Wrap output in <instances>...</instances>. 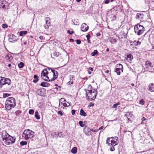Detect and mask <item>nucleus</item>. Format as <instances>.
Segmentation results:
<instances>
[{"instance_id":"52","label":"nucleus","mask_w":154,"mask_h":154,"mask_svg":"<svg viewBox=\"0 0 154 154\" xmlns=\"http://www.w3.org/2000/svg\"><path fill=\"white\" fill-rule=\"evenodd\" d=\"M64 99V98H61L59 100V106L60 105V102H63V99Z\"/></svg>"},{"instance_id":"31","label":"nucleus","mask_w":154,"mask_h":154,"mask_svg":"<svg viewBox=\"0 0 154 154\" xmlns=\"http://www.w3.org/2000/svg\"><path fill=\"white\" fill-rule=\"evenodd\" d=\"M86 37L87 38L88 42V43H91V41L89 39L91 36L89 34H88L86 35Z\"/></svg>"},{"instance_id":"51","label":"nucleus","mask_w":154,"mask_h":154,"mask_svg":"<svg viewBox=\"0 0 154 154\" xmlns=\"http://www.w3.org/2000/svg\"><path fill=\"white\" fill-rule=\"evenodd\" d=\"M76 43L78 45H79L81 43V41L80 40H76Z\"/></svg>"},{"instance_id":"56","label":"nucleus","mask_w":154,"mask_h":154,"mask_svg":"<svg viewBox=\"0 0 154 154\" xmlns=\"http://www.w3.org/2000/svg\"><path fill=\"white\" fill-rule=\"evenodd\" d=\"M112 138H114V139L116 141H117V140L118 139V137H112Z\"/></svg>"},{"instance_id":"18","label":"nucleus","mask_w":154,"mask_h":154,"mask_svg":"<svg viewBox=\"0 0 154 154\" xmlns=\"http://www.w3.org/2000/svg\"><path fill=\"white\" fill-rule=\"evenodd\" d=\"M116 67L117 68L121 69V71L123 72V67L122 65L121 64H118L116 65Z\"/></svg>"},{"instance_id":"58","label":"nucleus","mask_w":154,"mask_h":154,"mask_svg":"<svg viewBox=\"0 0 154 154\" xmlns=\"http://www.w3.org/2000/svg\"><path fill=\"white\" fill-rule=\"evenodd\" d=\"M88 69L89 70H90L91 71H93V68L91 67H89Z\"/></svg>"},{"instance_id":"46","label":"nucleus","mask_w":154,"mask_h":154,"mask_svg":"<svg viewBox=\"0 0 154 154\" xmlns=\"http://www.w3.org/2000/svg\"><path fill=\"white\" fill-rule=\"evenodd\" d=\"M9 96L10 94H9L6 93L4 94L3 96L4 98H5L7 97H8Z\"/></svg>"},{"instance_id":"54","label":"nucleus","mask_w":154,"mask_h":154,"mask_svg":"<svg viewBox=\"0 0 154 154\" xmlns=\"http://www.w3.org/2000/svg\"><path fill=\"white\" fill-rule=\"evenodd\" d=\"M131 114V116H133V115L132 114H131V113H130V112H128L127 113V114H125V115H126V116H128V115H130Z\"/></svg>"},{"instance_id":"33","label":"nucleus","mask_w":154,"mask_h":154,"mask_svg":"<svg viewBox=\"0 0 154 154\" xmlns=\"http://www.w3.org/2000/svg\"><path fill=\"white\" fill-rule=\"evenodd\" d=\"M120 104V103L118 102V103L114 104L112 106L113 108H116L117 107V106L119 105Z\"/></svg>"},{"instance_id":"6","label":"nucleus","mask_w":154,"mask_h":154,"mask_svg":"<svg viewBox=\"0 0 154 154\" xmlns=\"http://www.w3.org/2000/svg\"><path fill=\"white\" fill-rule=\"evenodd\" d=\"M48 74V71L46 69H44L42 72L41 77L45 81H50L49 78L47 75Z\"/></svg>"},{"instance_id":"43","label":"nucleus","mask_w":154,"mask_h":154,"mask_svg":"<svg viewBox=\"0 0 154 154\" xmlns=\"http://www.w3.org/2000/svg\"><path fill=\"white\" fill-rule=\"evenodd\" d=\"M29 113L30 114H33L34 113V110L32 109H30L29 111Z\"/></svg>"},{"instance_id":"1","label":"nucleus","mask_w":154,"mask_h":154,"mask_svg":"<svg viewBox=\"0 0 154 154\" xmlns=\"http://www.w3.org/2000/svg\"><path fill=\"white\" fill-rule=\"evenodd\" d=\"M84 90L86 92V98L87 100L92 101L95 100L97 94V90H94L93 91L87 90L86 89H85Z\"/></svg>"},{"instance_id":"9","label":"nucleus","mask_w":154,"mask_h":154,"mask_svg":"<svg viewBox=\"0 0 154 154\" xmlns=\"http://www.w3.org/2000/svg\"><path fill=\"white\" fill-rule=\"evenodd\" d=\"M16 37L14 35H9V42L13 43L17 41Z\"/></svg>"},{"instance_id":"63","label":"nucleus","mask_w":154,"mask_h":154,"mask_svg":"<svg viewBox=\"0 0 154 154\" xmlns=\"http://www.w3.org/2000/svg\"><path fill=\"white\" fill-rule=\"evenodd\" d=\"M70 40L71 42H74V40L72 38H70Z\"/></svg>"},{"instance_id":"40","label":"nucleus","mask_w":154,"mask_h":154,"mask_svg":"<svg viewBox=\"0 0 154 154\" xmlns=\"http://www.w3.org/2000/svg\"><path fill=\"white\" fill-rule=\"evenodd\" d=\"M139 103L141 105H143L144 104L145 102L143 100V99H142L140 100Z\"/></svg>"},{"instance_id":"22","label":"nucleus","mask_w":154,"mask_h":154,"mask_svg":"<svg viewBox=\"0 0 154 154\" xmlns=\"http://www.w3.org/2000/svg\"><path fill=\"white\" fill-rule=\"evenodd\" d=\"M80 115L82 116L85 117L87 115V114L84 112V110L81 109L80 111Z\"/></svg>"},{"instance_id":"38","label":"nucleus","mask_w":154,"mask_h":154,"mask_svg":"<svg viewBox=\"0 0 154 154\" xmlns=\"http://www.w3.org/2000/svg\"><path fill=\"white\" fill-rule=\"evenodd\" d=\"M46 20V24H49L50 23V20L48 17L46 18L45 19Z\"/></svg>"},{"instance_id":"7","label":"nucleus","mask_w":154,"mask_h":154,"mask_svg":"<svg viewBox=\"0 0 154 154\" xmlns=\"http://www.w3.org/2000/svg\"><path fill=\"white\" fill-rule=\"evenodd\" d=\"M106 143L110 146H115L118 144V142L112 138V137L108 138L106 140Z\"/></svg>"},{"instance_id":"2","label":"nucleus","mask_w":154,"mask_h":154,"mask_svg":"<svg viewBox=\"0 0 154 154\" xmlns=\"http://www.w3.org/2000/svg\"><path fill=\"white\" fill-rule=\"evenodd\" d=\"M16 105L15 99L12 97L8 98L5 103V108L8 110H10L14 108Z\"/></svg>"},{"instance_id":"30","label":"nucleus","mask_w":154,"mask_h":154,"mask_svg":"<svg viewBox=\"0 0 154 154\" xmlns=\"http://www.w3.org/2000/svg\"><path fill=\"white\" fill-rule=\"evenodd\" d=\"M24 65V64L23 63L20 62L18 64V66L19 68H22L23 67Z\"/></svg>"},{"instance_id":"19","label":"nucleus","mask_w":154,"mask_h":154,"mask_svg":"<svg viewBox=\"0 0 154 154\" xmlns=\"http://www.w3.org/2000/svg\"><path fill=\"white\" fill-rule=\"evenodd\" d=\"M43 89H40L38 90L36 92V93L39 95L42 96L43 94L42 90Z\"/></svg>"},{"instance_id":"26","label":"nucleus","mask_w":154,"mask_h":154,"mask_svg":"<svg viewBox=\"0 0 154 154\" xmlns=\"http://www.w3.org/2000/svg\"><path fill=\"white\" fill-rule=\"evenodd\" d=\"M27 33V32L26 31H21L20 32V36H23L24 35H26Z\"/></svg>"},{"instance_id":"16","label":"nucleus","mask_w":154,"mask_h":154,"mask_svg":"<svg viewBox=\"0 0 154 154\" xmlns=\"http://www.w3.org/2000/svg\"><path fill=\"white\" fill-rule=\"evenodd\" d=\"M133 58V55L131 54H130L127 55L126 59L128 62L131 63V61L132 60Z\"/></svg>"},{"instance_id":"23","label":"nucleus","mask_w":154,"mask_h":154,"mask_svg":"<svg viewBox=\"0 0 154 154\" xmlns=\"http://www.w3.org/2000/svg\"><path fill=\"white\" fill-rule=\"evenodd\" d=\"M109 39L110 42L112 44L115 43L116 42V40L114 38L110 37Z\"/></svg>"},{"instance_id":"29","label":"nucleus","mask_w":154,"mask_h":154,"mask_svg":"<svg viewBox=\"0 0 154 154\" xmlns=\"http://www.w3.org/2000/svg\"><path fill=\"white\" fill-rule=\"evenodd\" d=\"M98 54V51L97 50H94L93 52L91 53V55L92 56H94L95 55H97Z\"/></svg>"},{"instance_id":"14","label":"nucleus","mask_w":154,"mask_h":154,"mask_svg":"<svg viewBox=\"0 0 154 154\" xmlns=\"http://www.w3.org/2000/svg\"><path fill=\"white\" fill-rule=\"evenodd\" d=\"M34 132L29 129L25 130L23 132V135H33Z\"/></svg>"},{"instance_id":"4","label":"nucleus","mask_w":154,"mask_h":154,"mask_svg":"<svg viewBox=\"0 0 154 154\" xmlns=\"http://www.w3.org/2000/svg\"><path fill=\"white\" fill-rule=\"evenodd\" d=\"M134 30L135 33L140 35L142 34L144 31V28L142 26L138 24L135 26Z\"/></svg>"},{"instance_id":"13","label":"nucleus","mask_w":154,"mask_h":154,"mask_svg":"<svg viewBox=\"0 0 154 154\" xmlns=\"http://www.w3.org/2000/svg\"><path fill=\"white\" fill-rule=\"evenodd\" d=\"M144 15L140 13H137L135 17L136 19L140 20V21L143 19Z\"/></svg>"},{"instance_id":"37","label":"nucleus","mask_w":154,"mask_h":154,"mask_svg":"<svg viewBox=\"0 0 154 154\" xmlns=\"http://www.w3.org/2000/svg\"><path fill=\"white\" fill-rule=\"evenodd\" d=\"M21 112V111L20 110H18L16 111L15 112V113L17 116H19Z\"/></svg>"},{"instance_id":"8","label":"nucleus","mask_w":154,"mask_h":154,"mask_svg":"<svg viewBox=\"0 0 154 154\" xmlns=\"http://www.w3.org/2000/svg\"><path fill=\"white\" fill-rule=\"evenodd\" d=\"M2 137L3 140H5V142L6 144L7 145H10V136L11 135H8V136L7 137V135H2Z\"/></svg>"},{"instance_id":"36","label":"nucleus","mask_w":154,"mask_h":154,"mask_svg":"<svg viewBox=\"0 0 154 154\" xmlns=\"http://www.w3.org/2000/svg\"><path fill=\"white\" fill-rule=\"evenodd\" d=\"M50 24H45L44 25V26L45 29H47L49 28V26H50Z\"/></svg>"},{"instance_id":"17","label":"nucleus","mask_w":154,"mask_h":154,"mask_svg":"<svg viewBox=\"0 0 154 154\" xmlns=\"http://www.w3.org/2000/svg\"><path fill=\"white\" fill-rule=\"evenodd\" d=\"M8 62H11L13 59V57L10 54H7L5 57Z\"/></svg>"},{"instance_id":"20","label":"nucleus","mask_w":154,"mask_h":154,"mask_svg":"<svg viewBox=\"0 0 154 154\" xmlns=\"http://www.w3.org/2000/svg\"><path fill=\"white\" fill-rule=\"evenodd\" d=\"M49 84L48 83L46 82H42L40 84V85L43 87H47L49 86Z\"/></svg>"},{"instance_id":"60","label":"nucleus","mask_w":154,"mask_h":154,"mask_svg":"<svg viewBox=\"0 0 154 154\" xmlns=\"http://www.w3.org/2000/svg\"><path fill=\"white\" fill-rule=\"evenodd\" d=\"M43 36H39V38L41 40H42L43 39Z\"/></svg>"},{"instance_id":"47","label":"nucleus","mask_w":154,"mask_h":154,"mask_svg":"<svg viewBox=\"0 0 154 154\" xmlns=\"http://www.w3.org/2000/svg\"><path fill=\"white\" fill-rule=\"evenodd\" d=\"M94 105V103H92V102H91L90 103V104L88 105V107H89L91 106H93Z\"/></svg>"},{"instance_id":"42","label":"nucleus","mask_w":154,"mask_h":154,"mask_svg":"<svg viewBox=\"0 0 154 154\" xmlns=\"http://www.w3.org/2000/svg\"><path fill=\"white\" fill-rule=\"evenodd\" d=\"M59 53L57 52H55L54 53L53 55L54 56L58 57L59 56Z\"/></svg>"},{"instance_id":"55","label":"nucleus","mask_w":154,"mask_h":154,"mask_svg":"<svg viewBox=\"0 0 154 154\" xmlns=\"http://www.w3.org/2000/svg\"><path fill=\"white\" fill-rule=\"evenodd\" d=\"M75 110H72L71 111V113L72 115H74L75 114Z\"/></svg>"},{"instance_id":"12","label":"nucleus","mask_w":154,"mask_h":154,"mask_svg":"<svg viewBox=\"0 0 154 154\" xmlns=\"http://www.w3.org/2000/svg\"><path fill=\"white\" fill-rule=\"evenodd\" d=\"M147 89L151 92H154V83H150L148 85Z\"/></svg>"},{"instance_id":"62","label":"nucleus","mask_w":154,"mask_h":154,"mask_svg":"<svg viewBox=\"0 0 154 154\" xmlns=\"http://www.w3.org/2000/svg\"><path fill=\"white\" fill-rule=\"evenodd\" d=\"M127 118L128 121V122H129V121H130L131 122H132V121L131 120H130L129 118Z\"/></svg>"},{"instance_id":"64","label":"nucleus","mask_w":154,"mask_h":154,"mask_svg":"<svg viewBox=\"0 0 154 154\" xmlns=\"http://www.w3.org/2000/svg\"><path fill=\"white\" fill-rule=\"evenodd\" d=\"M109 70H107L106 71H105V72L106 73H109Z\"/></svg>"},{"instance_id":"21","label":"nucleus","mask_w":154,"mask_h":154,"mask_svg":"<svg viewBox=\"0 0 154 154\" xmlns=\"http://www.w3.org/2000/svg\"><path fill=\"white\" fill-rule=\"evenodd\" d=\"M34 79L33 80V82L35 83H36L38 81V77L36 75H34Z\"/></svg>"},{"instance_id":"41","label":"nucleus","mask_w":154,"mask_h":154,"mask_svg":"<svg viewBox=\"0 0 154 154\" xmlns=\"http://www.w3.org/2000/svg\"><path fill=\"white\" fill-rule=\"evenodd\" d=\"M72 78H70V81L68 82V85H70L73 84L72 81H71V80L72 79Z\"/></svg>"},{"instance_id":"24","label":"nucleus","mask_w":154,"mask_h":154,"mask_svg":"<svg viewBox=\"0 0 154 154\" xmlns=\"http://www.w3.org/2000/svg\"><path fill=\"white\" fill-rule=\"evenodd\" d=\"M10 143H13L15 142V138L14 137H12L11 135L10 136Z\"/></svg>"},{"instance_id":"3","label":"nucleus","mask_w":154,"mask_h":154,"mask_svg":"<svg viewBox=\"0 0 154 154\" xmlns=\"http://www.w3.org/2000/svg\"><path fill=\"white\" fill-rule=\"evenodd\" d=\"M11 83V81L9 79L0 76V88H2L5 85L7 84L10 85Z\"/></svg>"},{"instance_id":"61","label":"nucleus","mask_w":154,"mask_h":154,"mask_svg":"<svg viewBox=\"0 0 154 154\" xmlns=\"http://www.w3.org/2000/svg\"><path fill=\"white\" fill-rule=\"evenodd\" d=\"M96 35L98 36H100V35L101 34L100 33V32H98L97 34Z\"/></svg>"},{"instance_id":"49","label":"nucleus","mask_w":154,"mask_h":154,"mask_svg":"<svg viewBox=\"0 0 154 154\" xmlns=\"http://www.w3.org/2000/svg\"><path fill=\"white\" fill-rule=\"evenodd\" d=\"M134 44L135 45H138L139 44H140L141 42H140L139 41H137L136 42H134Z\"/></svg>"},{"instance_id":"25","label":"nucleus","mask_w":154,"mask_h":154,"mask_svg":"<svg viewBox=\"0 0 154 154\" xmlns=\"http://www.w3.org/2000/svg\"><path fill=\"white\" fill-rule=\"evenodd\" d=\"M121 69H120L116 68L115 69L114 71L117 73V74L118 75H119L121 74Z\"/></svg>"},{"instance_id":"48","label":"nucleus","mask_w":154,"mask_h":154,"mask_svg":"<svg viewBox=\"0 0 154 154\" xmlns=\"http://www.w3.org/2000/svg\"><path fill=\"white\" fill-rule=\"evenodd\" d=\"M114 146H112L110 148V150L111 151H113L115 150V148L114 147Z\"/></svg>"},{"instance_id":"53","label":"nucleus","mask_w":154,"mask_h":154,"mask_svg":"<svg viewBox=\"0 0 154 154\" xmlns=\"http://www.w3.org/2000/svg\"><path fill=\"white\" fill-rule=\"evenodd\" d=\"M8 26L6 24H3L2 25V27L3 28H7L8 27Z\"/></svg>"},{"instance_id":"11","label":"nucleus","mask_w":154,"mask_h":154,"mask_svg":"<svg viewBox=\"0 0 154 154\" xmlns=\"http://www.w3.org/2000/svg\"><path fill=\"white\" fill-rule=\"evenodd\" d=\"M51 72L53 74V77L50 80L51 81H52L54 80L57 78L58 73L57 71H56L54 69H51Z\"/></svg>"},{"instance_id":"28","label":"nucleus","mask_w":154,"mask_h":154,"mask_svg":"<svg viewBox=\"0 0 154 154\" xmlns=\"http://www.w3.org/2000/svg\"><path fill=\"white\" fill-rule=\"evenodd\" d=\"M23 137H24L26 140L29 139V138H30L33 137V135H23Z\"/></svg>"},{"instance_id":"59","label":"nucleus","mask_w":154,"mask_h":154,"mask_svg":"<svg viewBox=\"0 0 154 154\" xmlns=\"http://www.w3.org/2000/svg\"><path fill=\"white\" fill-rule=\"evenodd\" d=\"M146 120V118L144 117H143L141 119V120L142 122L145 121Z\"/></svg>"},{"instance_id":"10","label":"nucleus","mask_w":154,"mask_h":154,"mask_svg":"<svg viewBox=\"0 0 154 154\" xmlns=\"http://www.w3.org/2000/svg\"><path fill=\"white\" fill-rule=\"evenodd\" d=\"M88 26L85 23H84L81 26V30L82 32H86L88 30Z\"/></svg>"},{"instance_id":"39","label":"nucleus","mask_w":154,"mask_h":154,"mask_svg":"<svg viewBox=\"0 0 154 154\" xmlns=\"http://www.w3.org/2000/svg\"><path fill=\"white\" fill-rule=\"evenodd\" d=\"M79 124L82 127H83L85 125V124L83 123V122L82 121H80L79 122Z\"/></svg>"},{"instance_id":"35","label":"nucleus","mask_w":154,"mask_h":154,"mask_svg":"<svg viewBox=\"0 0 154 154\" xmlns=\"http://www.w3.org/2000/svg\"><path fill=\"white\" fill-rule=\"evenodd\" d=\"M63 106L66 107H68L70 106V104L69 103H63Z\"/></svg>"},{"instance_id":"34","label":"nucleus","mask_w":154,"mask_h":154,"mask_svg":"<svg viewBox=\"0 0 154 154\" xmlns=\"http://www.w3.org/2000/svg\"><path fill=\"white\" fill-rule=\"evenodd\" d=\"M20 144L21 146H23L26 145L27 144V142L26 141H22L20 142Z\"/></svg>"},{"instance_id":"27","label":"nucleus","mask_w":154,"mask_h":154,"mask_svg":"<svg viewBox=\"0 0 154 154\" xmlns=\"http://www.w3.org/2000/svg\"><path fill=\"white\" fill-rule=\"evenodd\" d=\"M77 148L76 147H73L71 150V152L75 154L77 152Z\"/></svg>"},{"instance_id":"45","label":"nucleus","mask_w":154,"mask_h":154,"mask_svg":"<svg viewBox=\"0 0 154 154\" xmlns=\"http://www.w3.org/2000/svg\"><path fill=\"white\" fill-rule=\"evenodd\" d=\"M67 32L70 35H72L74 33L73 31H70V30H68L67 31Z\"/></svg>"},{"instance_id":"44","label":"nucleus","mask_w":154,"mask_h":154,"mask_svg":"<svg viewBox=\"0 0 154 154\" xmlns=\"http://www.w3.org/2000/svg\"><path fill=\"white\" fill-rule=\"evenodd\" d=\"M88 89H87V90L92 91V86L90 85H89L88 86Z\"/></svg>"},{"instance_id":"57","label":"nucleus","mask_w":154,"mask_h":154,"mask_svg":"<svg viewBox=\"0 0 154 154\" xmlns=\"http://www.w3.org/2000/svg\"><path fill=\"white\" fill-rule=\"evenodd\" d=\"M109 0H106L105 2V4H107L109 3Z\"/></svg>"},{"instance_id":"15","label":"nucleus","mask_w":154,"mask_h":154,"mask_svg":"<svg viewBox=\"0 0 154 154\" xmlns=\"http://www.w3.org/2000/svg\"><path fill=\"white\" fill-rule=\"evenodd\" d=\"M145 65L146 68H149V67L152 68L153 66L152 63L150 61L148 60L146 61Z\"/></svg>"},{"instance_id":"50","label":"nucleus","mask_w":154,"mask_h":154,"mask_svg":"<svg viewBox=\"0 0 154 154\" xmlns=\"http://www.w3.org/2000/svg\"><path fill=\"white\" fill-rule=\"evenodd\" d=\"M57 113L59 115H60L61 116H63V114L62 112L61 111H60L58 112Z\"/></svg>"},{"instance_id":"5","label":"nucleus","mask_w":154,"mask_h":154,"mask_svg":"<svg viewBox=\"0 0 154 154\" xmlns=\"http://www.w3.org/2000/svg\"><path fill=\"white\" fill-rule=\"evenodd\" d=\"M103 126H101L98 129L94 130L93 129L89 128L88 127H85L84 131L86 135H91L92 134H93V132H97L99 130L102 129L103 128Z\"/></svg>"},{"instance_id":"32","label":"nucleus","mask_w":154,"mask_h":154,"mask_svg":"<svg viewBox=\"0 0 154 154\" xmlns=\"http://www.w3.org/2000/svg\"><path fill=\"white\" fill-rule=\"evenodd\" d=\"M35 117L37 119H40V116L39 115H38V111H36L35 112Z\"/></svg>"}]
</instances>
